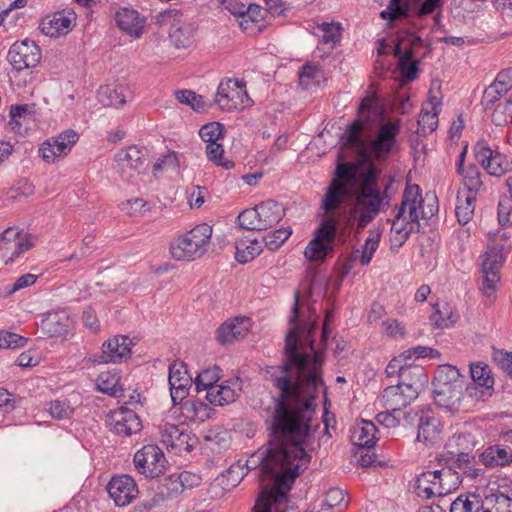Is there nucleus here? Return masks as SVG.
I'll use <instances>...</instances> for the list:
<instances>
[{
	"instance_id": "4be33fe9",
	"label": "nucleus",
	"mask_w": 512,
	"mask_h": 512,
	"mask_svg": "<svg viewBox=\"0 0 512 512\" xmlns=\"http://www.w3.org/2000/svg\"><path fill=\"white\" fill-rule=\"evenodd\" d=\"M168 381L171 400L176 405L177 401H182L187 397L192 385V378L183 362H174L169 366Z\"/></svg>"
},
{
	"instance_id": "de8ad7c7",
	"label": "nucleus",
	"mask_w": 512,
	"mask_h": 512,
	"mask_svg": "<svg viewBox=\"0 0 512 512\" xmlns=\"http://www.w3.org/2000/svg\"><path fill=\"white\" fill-rule=\"evenodd\" d=\"M165 484L168 486L169 496L172 494H178L180 492L179 487H192L198 485L199 477L189 472H182L178 476H169L165 480Z\"/></svg>"
},
{
	"instance_id": "37998d69",
	"label": "nucleus",
	"mask_w": 512,
	"mask_h": 512,
	"mask_svg": "<svg viewBox=\"0 0 512 512\" xmlns=\"http://www.w3.org/2000/svg\"><path fill=\"white\" fill-rule=\"evenodd\" d=\"M42 324L51 336H62L68 332L69 318L64 313H53L49 314Z\"/></svg>"
},
{
	"instance_id": "5701e85b",
	"label": "nucleus",
	"mask_w": 512,
	"mask_h": 512,
	"mask_svg": "<svg viewBox=\"0 0 512 512\" xmlns=\"http://www.w3.org/2000/svg\"><path fill=\"white\" fill-rule=\"evenodd\" d=\"M251 327L250 318L236 316L222 323L216 330V340L221 344H230L243 339Z\"/></svg>"
},
{
	"instance_id": "cd10ccee",
	"label": "nucleus",
	"mask_w": 512,
	"mask_h": 512,
	"mask_svg": "<svg viewBox=\"0 0 512 512\" xmlns=\"http://www.w3.org/2000/svg\"><path fill=\"white\" fill-rule=\"evenodd\" d=\"M241 391V385L238 380L227 381L220 385H215L206 394V399L213 405L230 404L236 400Z\"/></svg>"
},
{
	"instance_id": "338daca9",
	"label": "nucleus",
	"mask_w": 512,
	"mask_h": 512,
	"mask_svg": "<svg viewBox=\"0 0 512 512\" xmlns=\"http://www.w3.org/2000/svg\"><path fill=\"white\" fill-rule=\"evenodd\" d=\"M400 416L401 412H393L386 409V411L377 414L376 420L386 428H396L400 425Z\"/></svg>"
},
{
	"instance_id": "423d86ee",
	"label": "nucleus",
	"mask_w": 512,
	"mask_h": 512,
	"mask_svg": "<svg viewBox=\"0 0 512 512\" xmlns=\"http://www.w3.org/2000/svg\"><path fill=\"white\" fill-rule=\"evenodd\" d=\"M155 21L161 27H168L169 37L177 48H187L192 44L196 28L180 11H162L156 15Z\"/></svg>"
},
{
	"instance_id": "e2e57ef3",
	"label": "nucleus",
	"mask_w": 512,
	"mask_h": 512,
	"mask_svg": "<svg viewBox=\"0 0 512 512\" xmlns=\"http://www.w3.org/2000/svg\"><path fill=\"white\" fill-rule=\"evenodd\" d=\"M418 125L422 134L433 132L438 125V111H429L428 107L423 108L419 115Z\"/></svg>"
},
{
	"instance_id": "b1692460",
	"label": "nucleus",
	"mask_w": 512,
	"mask_h": 512,
	"mask_svg": "<svg viewBox=\"0 0 512 512\" xmlns=\"http://www.w3.org/2000/svg\"><path fill=\"white\" fill-rule=\"evenodd\" d=\"M412 392L413 391L407 390L398 384L391 385L384 389L379 398V403L387 410L401 412L402 409L406 408L417 398Z\"/></svg>"
},
{
	"instance_id": "ddd939ff",
	"label": "nucleus",
	"mask_w": 512,
	"mask_h": 512,
	"mask_svg": "<svg viewBox=\"0 0 512 512\" xmlns=\"http://www.w3.org/2000/svg\"><path fill=\"white\" fill-rule=\"evenodd\" d=\"M146 151L136 145L119 150L114 161L116 170L124 179H131L144 169Z\"/></svg>"
},
{
	"instance_id": "0e129e2a",
	"label": "nucleus",
	"mask_w": 512,
	"mask_h": 512,
	"mask_svg": "<svg viewBox=\"0 0 512 512\" xmlns=\"http://www.w3.org/2000/svg\"><path fill=\"white\" fill-rule=\"evenodd\" d=\"M266 13V9L262 6L254 3H250L246 5L244 15L242 16V21L240 25L244 29H248V22L258 23L264 19V15Z\"/></svg>"
},
{
	"instance_id": "393cba45",
	"label": "nucleus",
	"mask_w": 512,
	"mask_h": 512,
	"mask_svg": "<svg viewBox=\"0 0 512 512\" xmlns=\"http://www.w3.org/2000/svg\"><path fill=\"white\" fill-rule=\"evenodd\" d=\"M180 404L174 408V414H178L182 423L203 422L210 418L212 408L203 401L197 399H184L177 401Z\"/></svg>"
},
{
	"instance_id": "e433bc0d",
	"label": "nucleus",
	"mask_w": 512,
	"mask_h": 512,
	"mask_svg": "<svg viewBox=\"0 0 512 512\" xmlns=\"http://www.w3.org/2000/svg\"><path fill=\"white\" fill-rule=\"evenodd\" d=\"M486 500L477 494L468 493L458 496L450 505V512H484Z\"/></svg>"
},
{
	"instance_id": "4468645a",
	"label": "nucleus",
	"mask_w": 512,
	"mask_h": 512,
	"mask_svg": "<svg viewBox=\"0 0 512 512\" xmlns=\"http://www.w3.org/2000/svg\"><path fill=\"white\" fill-rule=\"evenodd\" d=\"M7 59L17 71L35 67L41 59V50L34 41L15 42L9 49Z\"/></svg>"
},
{
	"instance_id": "412c9836",
	"label": "nucleus",
	"mask_w": 512,
	"mask_h": 512,
	"mask_svg": "<svg viewBox=\"0 0 512 512\" xmlns=\"http://www.w3.org/2000/svg\"><path fill=\"white\" fill-rule=\"evenodd\" d=\"M160 436L161 442L166 448L174 451L176 454L189 453L193 449L191 436L179 425L165 423L161 428Z\"/></svg>"
},
{
	"instance_id": "f03ea898",
	"label": "nucleus",
	"mask_w": 512,
	"mask_h": 512,
	"mask_svg": "<svg viewBox=\"0 0 512 512\" xmlns=\"http://www.w3.org/2000/svg\"><path fill=\"white\" fill-rule=\"evenodd\" d=\"M354 197L348 211L349 220L357 221V232L390 207L387 188L381 190L375 166L360 168L354 163L339 162L335 174L321 200L325 213L336 211L347 197Z\"/></svg>"
},
{
	"instance_id": "49530a36",
	"label": "nucleus",
	"mask_w": 512,
	"mask_h": 512,
	"mask_svg": "<svg viewBox=\"0 0 512 512\" xmlns=\"http://www.w3.org/2000/svg\"><path fill=\"white\" fill-rule=\"evenodd\" d=\"M462 176V183L466 190L476 195L482 187L481 174L475 165H469L462 172H458Z\"/></svg>"
},
{
	"instance_id": "58836bf2",
	"label": "nucleus",
	"mask_w": 512,
	"mask_h": 512,
	"mask_svg": "<svg viewBox=\"0 0 512 512\" xmlns=\"http://www.w3.org/2000/svg\"><path fill=\"white\" fill-rule=\"evenodd\" d=\"M380 237V232L370 231V235L365 240L364 245L353 252L352 259H358L363 266L368 265L379 247Z\"/></svg>"
},
{
	"instance_id": "864d4df0",
	"label": "nucleus",
	"mask_w": 512,
	"mask_h": 512,
	"mask_svg": "<svg viewBox=\"0 0 512 512\" xmlns=\"http://www.w3.org/2000/svg\"><path fill=\"white\" fill-rule=\"evenodd\" d=\"M45 409L51 415V417L58 419V420L68 419L74 413V408L71 406L70 402L66 399L53 400L46 404Z\"/></svg>"
},
{
	"instance_id": "603ef678",
	"label": "nucleus",
	"mask_w": 512,
	"mask_h": 512,
	"mask_svg": "<svg viewBox=\"0 0 512 512\" xmlns=\"http://www.w3.org/2000/svg\"><path fill=\"white\" fill-rule=\"evenodd\" d=\"M484 512H512V499L503 493L492 494L486 498Z\"/></svg>"
},
{
	"instance_id": "2f4dec72",
	"label": "nucleus",
	"mask_w": 512,
	"mask_h": 512,
	"mask_svg": "<svg viewBox=\"0 0 512 512\" xmlns=\"http://www.w3.org/2000/svg\"><path fill=\"white\" fill-rule=\"evenodd\" d=\"M436 473V497H443L455 491L461 484V478L458 472L451 468L435 470Z\"/></svg>"
},
{
	"instance_id": "ea45409f",
	"label": "nucleus",
	"mask_w": 512,
	"mask_h": 512,
	"mask_svg": "<svg viewBox=\"0 0 512 512\" xmlns=\"http://www.w3.org/2000/svg\"><path fill=\"white\" fill-rule=\"evenodd\" d=\"M262 250L263 246L257 239L250 241L240 240L236 243L235 257L239 263L245 264L258 256Z\"/></svg>"
},
{
	"instance_id": "4d7b16f0",
	"label": "nucleus",
	"mask_w": 512,
	"mask_h": 512,
	"mask_svg": "<svg viewBox=\"0 0 512 512\" xmlns=\"http://www.w3.org/2000/svg\"><path fill=\"white\" fill-rule=\"evenodd\" d=\"M291 234L292 228L290 226L269 232L264 236L265 246L271 251H276L291 236Z\"/></svg>"
},
{
	"instance_id": "774afa93",
	"label": "nucleus",
	"mask_w": 512,
	"mask_h": 512,
	"mask_svg": "<svg viewBox=\"0 0 512 512\" xmlns=\"http://www.w3.org/2000/svg\"><path fill=\"white\" fill-rule=\"evenodd\" d=\"M493 360L501 370L512 377V353L496 350L493 352Z\"/></svg>"
},
{
	"instance_id": "20e7f679",
	"label": "nucleus",
	"mask_w": 512,
	"mask_h": 512,
	"mask_svg": "<svg viewBox=\"0 0 512 512\" xmlns=\"http://www.w3.org/2000/svg\"><path fill=\"white\" fill-rule=\"evenodd\" d=\"M422 202L423 199L417 185L405 189L401 205L392 222V231L401 235L403 240L408 238L419 219L429 218L437 211V207L433 206L429 208V211H425Z\"/></svg>"
},
{
	"instance_id": "8fccbe9b",
	"label": "nucleus",
	"mask_w": 512,
	"mask_h": 512,
	"mask_svg": "<svg viewBox=\"0 0 512 512\" xmlns=\"http://www.w3.org/2000/svg\"><path fill=\"white\" fill-rule=\"evenodd\" d=\"M470 374L473 380L472 385L485 386V387H493L494 379L491 376V371L489 366L482 363L477 362L470 365Z\"/></svg>"
},
{
	"instance_id": "c9c22d12",
	"label": "nucleus",
	"mask_w": 512,
	"mask_h": 512,
	"mask_svg": "<svg viewBox=\"0 0 512 512\" xmlns=\"http://www.w3.org/2000/svg\"><path fill=\"white\" fill-rule=\"evenodd\" d=\"M363 127L359 121H355L344 133L342 137L343 145L349 147L361 157L367 156V144L361 138Z\"/></svg>"
},
{
	"instance_id": "39448f33",
	"label": "nucleus",
	"mask_w": 512,
	"mask_h": 512,
	"mask_svg": "<svg viewBox=\"0 0 512 512\" xmlns=\"http://www.w3.org/2000/svg\"><path fill=\"white\" fill-rule=\"evenodd\" d=\"M212 236V227L206 223L196 225L189 232L178 237L170 246V253L176 260H194L203 256Z\"/></svg>"
},
{
	"instance_id": "0eeeda50",
	"label": "nucleus",
	"mask_w": 512,
	"mask_h": 512,
	"mask_svg": "<svg viewBox=\"0 0 512 512\" xmlns=\"http://www.w3.org/2000/svg\"><path fill=\"white\" fill-rule=\"evenodd\" d=\"M214 103L224 111L241 110L253 104L249 97L246 82L242 79H223L217 88Z\"/></svg>"
},
{
	"instance_id": "473e14b6",
	"label": "nucleus",
	"mask_w": 512,
	"mask_h": 512,
	"mask_svg": "<svg viewBox=\"0 0 512 512\" xmlns=\"http://www.w3.org/2000/svg\"><path fill=\"white\" fill-rule=\"evenodd\" d=\"M476 195L471 192L459 190L455 207V215L459 224L465 225L471 221L474 216Z\"/></svg>"
},
{
	"instance_id": "f8f14e48",
	"label": "nucleus",
	"mask_w": 512,
	"mask_h": 512,
	"mask_svg": "<svg viewBox=\"0 0 512 512\" xmlns=\"http://www.w3.org/2000/svg\"><path fill=\"white\" fill-rule=\"evenodd\" d=\"M113 19L116 27L133 39H139L146 33L147 17L132 6L119 7Z\"/></svg>"
},
{
	"instance_id": "f704fd0d",
	"label": "nucleus",
	"mask_w": 512,
	"mask_h": 512,
	"mask_svg": "<svg viewBox=\"0 0 512 512\" xmlns=\"http://www.w3.org/2000/svg\"><path fill=\"white\" fill-rule=\"evenodd\" d=\"M128 92V89L122 86L112 87L106 85L100 87L97 93V98L104 106L120 108L125 105Z\"/></svg>"
},
{
	"instance_id": "79ce46f5",
	"label": "nucleus",
	"mask_w": 512,
	"mask_h": 512,
	"mask_svg": "<svg viewBox=\"0 0 512 512\" xmlns=\"http://www.w3.org/2000/svg\"><path fill=\"white\" fill-rule=\"evenodd\" d=\"M436 473L435 471L422 472L416 479L415 490L419 497L430 499L436 497Z\"/></svg>"
},
{
	"instance_id": "69168bd1",
	"label": "nucleus",
	"mask_w": 512,
	"mask_h": 512,
	"mask_svg": "<svg viewBox=\"0 0 512 512\" xmlns=\"http://www.w3.org/2000/svg\"><path fill=\"white\" fill-rule=\"evenodd\" d=\"M325 505L330 508H343L347 506V501L345 500V493L343 490L339 488H331L328 490L325 496Z\"/></svg>"
},
{
	"instance_id": "c03bdc74",
	"label": "nucleus",
	"mask_w": 512,
	"mask_h": 512,
	"mask_svg": "<svg viewBox=\"0 0 512 512\" xmlns=\"http://www.w3.org/2000/svg\"><path fill=\"white\" fill-rule=\"evenodd\" d=\"M394 54L399 60V69L401 74L407 79H414L417 73V63L412 62V51L403 50L401 43L394 47Z\"/></svg>"
},
{
	"instance_id": "a19ab883",
	"label": "nucleus",
	"mask_w": 512,
	"mask_h": 512,
	"mask_svg": "<svg viewBox=\"0 0 512 512\" xmlns=\"http://www.w3.org/2000/svg\"><path fill=\"white\" fill-rule=\"evenodd\" d=\"M324 80L323 71L318 66L311 63L305 64L299 72V84L306 90L318 86Z\"/></svg>"
},
{
	"instance_id": "a18cd8bd",
	"label": "nucleus",
	"mask_w": 512,
	"mask_h": 512,
	"mask_svg": "<svg viewBox=\"0 0 512 512\" xmlns=\"http://www.w3.org/2000/svg\"><path fill=\"white\" fill-rule=\"evenodd\" d=\"M96 384L99 391L110 396H117L122 392V388L119 386V376L111 371L101 372Z\"/></svg>"
},
{
	"instance_id": "bb28decb",
	"label": "nucleus",
	"mask_w": 512,
	"mask_h": 512,
	"mask_svg": "<svg viewBox=\"0 0 512 512\" xmlns=\"http://www.w3.org/2000/svg\"><path fill=\"white\" fill-rule=\"evenodd\" d=\"M428 384V375L424 368L420 365L409 363L407 368L401 373L398 385L403 386L407 390L413 391L417 397L419 393Z\"/></svg>"
},
{
	"instance_id": "1a4fd4ad",
	"label": "nucleus",
	"mask_w": 512,
	"mask_h": 512,
	"mask_svg": "<svg viewBox=\"0 0 512 512\" xmlns=\"http://www.w3.org/2000/svg\"><path fill=\"white\" fill-rule=\"evenodd\" d=\"M337 221L327 218L315 231L314 238L305 248L304 255L311 261H323L333 251Z\"/></svg>"
},
{
	"instance_id": "bf43d9fd",
	"label": "nucleus",
	"mask_w": 512,
	"mask_h": 512,
	"mask_svg": "<svg viewBox=\"0 0 512 512\" xmlns=\"http://www.w3.org/2000/svg\"><path fill=\"white\" fill-rule=\"evenodd\" d=\"M224 127L218 122H210L201 127L199 135L207 144L218 143L223 138Z\"/></svg>"
},
{
	"instance_id": "2eb2a0df",
	"label": "nucleus",
	"mask_w": 512,
	"mask_h": 512,
	"mask_svg": "<svg viewBox=\"0 0 512 512\" xmlns=\"http://www.w3.org/2000/svg\"><path fill=\"white\" fill-rule=\"evenodd\" d=\"M400 120L384 123L378 129L375 138L370 143V153L378 160L388 157L395 146L396 137L400 132Z\"/></svg>"
},
{
	"instance_id": "aec40b11",
	"label": "nucleus",
	"mask_w": 512,
	"mask_h": 512,
	"mask_svg": "<svg viewBox=\"0 0 512 512\" xmlns=\"http://www.w3.org/2000/svg\"><path fill=\"white\" fill-rule=\"evenodd\" d=\"M476 161L486 171L496 177L505 174L509 168L506 157L493 151L485 142H478L474 148Z\"/></svg>"
},
{
	"instance_id": "6e6552de",
	"label": "nucleus",
	"mask_w": 512,
	"mask_h": 512,
	"mask_svg": "<svg viewBox=\"0 0 512 512\" xmlns=\"http://www.w3.org/2000/svg\"><path fill=\"white\" fill-rule=\"evenodd\" d=\"M36 237L17 227H8L0 234V257L7 265L16 262L22 254L32 249Z\"/></svg>"
},
{
	"instance_id": "72a5a7b5",
	"label": "nucleus",
	"mask_w": 512,
	"mask_h": 512,
	"mask_svg": "<svg viewBox=\"0 0 512 512\" xmlns=\"http://www.w3.org/2000/svg\"><path fill=\"white\" fill-rule=\"evenodd\" d=\"M376 426L370 421H362L352 429L351 441L362 448L373 447L376 441Z\"/></svg>"
},
{
	"instance_id": "052dcab7",
	"label": "nucleus",
	"mask_w": 512,
	"mask_h": 512,
	"mask_svg": "<svg viewBox=\"0 0 512 512\" xmlns=\"http://www.w3.org/2000/svg\"><path fill=\"white\" fill-rule=\"evenodd\" d=\"M206 154L210 161L214 162L216 165L221 166L222 168L229 170L234 167V163L230 160H224V148L222 143H211L206 145Z\"/></svg>"
},
{
	"instance_id": "7ed1b4c3",
	"label": "nucleus",
	"mask_w": 512,
	"mask_h": 512,
	"mask_svg": "<svg viewBox=\"0 0 512 512\" xmlns=\"http://www.w3.org/2000/svg\"><path fill=\"white\" fill-rule=\"evenodd\" d=\"M488 238L490 244L483 255L482 262L483 279L481 291L488 302L491 303L497 284L500 281V269L512 246V235L510 232L500 229L496 232H489Z\"/></svg>"
},
{
	"instance_id": "5fc2aeb1",
	"label": "nucleus",
	"mask_w": 512,
	"mask_h": 512,
	"mask_svg": "<svg viewBox=\"0 0 512 512\" xmlns=\"http://www.w3.org/2000/svg\"><path fill=\"white\" fill-rule=\"evenodd\" d=\"M175 96L180 103L190 106L196 112H202L206 108L203 96L192 90H178L175 92Z\"/></svg>"
},
{
	"instance_id": "9b49d317",
	"label": "nucleus",
	"mask_w": 512,
	"mask_h": 512,
	"mask_svg": "<svg viewBox=\"0 0 512 512\" xmlns=\"http://www.w3.org/2000/svg\"><path fill=\"white\" fill-rule=\"evenodd\" d=\"M78 140L79 134L72 129H67L44 141L39 147V155L46 163H54L67 156Z\"/></svg>"
},
{
	"instance_id": "c756f323",
	"label": "nucleus",
	"mask_w": 512,
	"mask_h": 512,
	"mask_svg": "<svg viewBox=\"0 0 512 512\" xmlns=\"http://www.w3.org/2000/svg\"><path fill=\"white\" fill-rule=\"evenodd\" d=\"M256 207L259 213L262 230L271 228L280 222L285 216L284 207L274 200L261 202L260 204L256 205Z\"/></svg>"
},
{
	"instance_id": "13d9d810",
	"label": "nucleus",
	"mask_w": 512,
	"mask_h": 512,
	"mask_svg": "<svg viewBox=\"0 0 512 512\" xmlns=\"http://www.w3.org/2000/svg\"><path fill=\"white\" fill-rule=\"evenodd\" d=\"M238 222L243 229L262 231L256 206L243 210L238 216Z\"/></svg>"
},
{
	"instance_id": "4c0bfd02",
	"label": "nucleus",
	"mask_w": 512,
	"mask_h": 512,
	"mask_svg": "<svg viewBox=\"0 0 512 512\" xmlns=\"http://www.w3.org/2000/svg\"><path fill=\"white\" fill-rule=\"evenodd\" d=\"M433 384L465 386V378L457 367L445 364L437 368Z\"/></svg>"
},
{
	"instance_id": "3c124183",
	"label": "nucleus",
	"mask_w": 512,
	"mask_h": 512,
	"mask_svg": "<svg viewBox=\"0 0 512 512\" xmlns=\"http://www.w3.org/2000/svg\"><path fill=\"white\" fill-rule=\"evenodd\" d=\"M459 315L453 310V308L446 304L443 309H436L431 316V320L437 328H450L458 320Z\"/></svg>"
},
{
	"instance_id": "6ab92c4d",
	"label": "nucleus",
	"mask_w": 512,
	"mask_h": 512,
	"mask_svg": "<svg viewBox=\"0 0 512 512\" xmlns=\"http://www.w3.org/2000/svg\"><path fill=\"white\" fill-rule=\"evenodd\" d=\"M107 491L115 504L120 507L129 505L139 493L135 480L126 474L112 477L107 485Z\"/></svg>"
},
{
	"instance_id": "9d476101",
	"label": "nucleus",
	"mask_w": 512,
	"mask_h": 512,
	"mask_svg": "<svg viewBox=\"0 0 512 512\" xmlns=\"http://www.w3.org/2000/svg\"><path fill=\"white\" fill-rule=\"evenodd\" d=\"M133 462L138 473L147 478L159 477L165 472L168 464L163 451L153 444L139 449L134 455Z\"/></svg>"
},
{
	"instance_id": "c85d7f7f",
	"label": "nucleus",
	"mask_w": 512,
	"mask_h": 512,
	"mask_svg": "<svg viewBox=\"0 0 512 512\" xmlns=\"http://www.w3.org/2000/svg\"><path fill=\"white\" fill-rule=\"evenodd\" d=\"M481 463L487 468L505 467L512 463V449L502 445H491L479 456Z\"/></svg>"
},
{
	"instance_id": "f3484780",
	"label": "nucleus",
	"mask_w": 512,
	"mask_h": 512,
	"mask_svg": "<svg viewBox=\"0 0 512 512\" xmlns=\"http://www.w3.org/2000/svg\"><path fill=\"white\" fill-rule=\"evenodd\" d=\"M76 13L72 9L57 11L41 20L42 33L49 37H60L68 34L76 25Z\"/></svg>"
},
{
	"instance_id": "680f3d73",
	"label": "nucleus",
	"mask_w": 512,
	"mask_h": 512,
	"mask_svg": "<svg viewBox=\"0 0 512 512\" xmlns=\"http://www.w3.org/2000/svg\"><path fill=\"white\" fill-rule=\"evenodd\" d=\"M492 121L497 126L508 125L512 122V98L497 105L492 113Z\"/></svg>"
},
{
	"instance_id": "a211bd4d",
	"label": "nucleus",
	"mask_w": 512,
	"mask_h": 512,
	"mask_svg": "<svg viewBox=\"0 0 512 512\" xmlns=\"http://www.w3.org/2000/svg\"><path fill=\"white\" fill-rule=\"evenodd\" d=\"M106 423L111 431L124 436L137 433L142 427L138 415L126 407L110 411L106 417Z\"/></svg>"
},
{
	"instance_id": "a878e982",
	"label": "nucleus",
	"mask_w": 512,
	"mask_h": 512,
	"mask_svg": "<svg viewBox=\"0 0 512 512\" xmlns=\"http://www.w3.org/2000/svg\"><path fill=\"white\" fill-rule=\"evenodd\" d=\"M433 385L434 400L437 406L452 413L457 412L461 405L465 386H449L447 384Z\"/></svg>"
},
{
	"instance_id": "6e6d98bb",
	"label": "nucleus",
	"mask_w": 512,
	"mask_h": 512,
	"mask_svg": "<svg viewBox=\"0 0 512 512\" xmlns=\"http://www.w3.org/2000/svg\"><path fill=\"white\" fill-rule=\"evenodd\" d=\"M318 29L321 31V42L327 45H330L333 48L336 43L339 42L341 37V25L339 23H327L323 22L318 26Z\"/></svg>"
},
{
	"instance_id": "7c9ffc66",
	"label": "nucleus",
	"mask_w": 512,
	"mask_h": 512,
	"mask_svg": "<svg viewBox=\"0 0 512 512\" xmlns=\"http://www.w3.org/2000/svg\"><path fill=\"white\" fill-rule=\"evenodd\" d=\"M441 423L438 418L430 414L421 415L418 423L417 440L431 445L439 440Z\"/></svg>"
},
{
	"instance_id": "dca6fc26",
	"label": "nucleus",
	"mask_w": 512,
	"mask_h": 512,
	"mask_svg": "<svg viewBox=\"0 0 512 512\" xmlns=\"http://www.w3.org/2000/svg\"><path fill=\"white\" fill-rule=\"evenodd\" d=\"M132 341L128 336L117 335L105 341L101 353L94 356L98 363H120L131 354Z\"/></svg>"
},
{
	"instance_id": "f257e3e1",
	"label": "nucleus",
	"mask_w": 512,
	"mask_h": 512,
	"mask_svg": "<svg viewBox=\"0 0 512 512\" xmlns=\"http://www.w3.org/2000/svg\"><path fill=\"white\" fill-rule=\"evenodd\" d=\"M289 325L284 348L286 361L282 366L269 367L266 371L279 393L269 412L272 442L260 472L263 480L273 482V487L262 493L253 512H270L272 503L277 504V509L285 504L294 480L307 469L311 460L304 445L312 431L316 411L314 401L323 384V357L320 352H315L310 358L301 342V334L310 336L314 323L307 331V320L302 319L299 311L298 293L295 294Z\"/></svg>"
},
{
	"instance_id": "09e8293b",
	"label": "nucleus",
	"mask_w": 512,
	"mask_h": 512,
	"mask_svg": "<svg viewBox=\"0 0 512 512\" xmlns=\"http://www.w3.org/2000/svg\"><path fill=\"white\" fill-rule=\"evenodd\" d=\"M221 378V370L219 367L214 366L201 371L195 379V386L197 391L211 390L212 387L217 385V382Z\"/></svg>"
}]
</instances>
